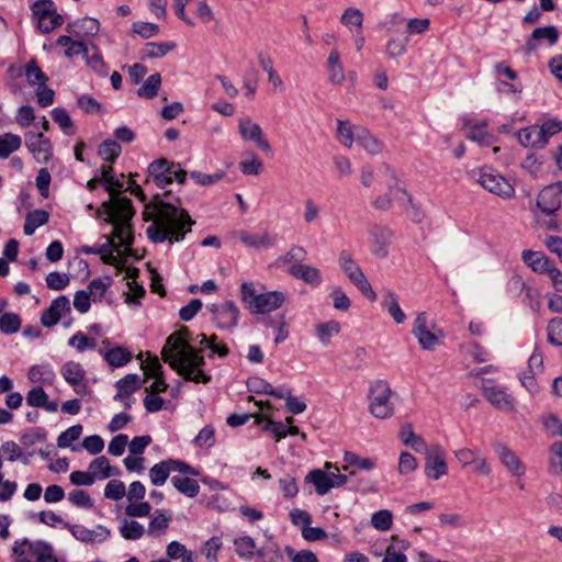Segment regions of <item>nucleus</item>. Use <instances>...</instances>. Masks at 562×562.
Here are the masks:
<instances>
[{"instance_id":"12","label":"nucleus","mask_w":562,"mask_h":562,"mask_svg":"<svg viewBox=\"0 0 562 562\" xmlns=\"http://www.w3.org/2000/svg\"><path fill=\"white\" fill-rule=\"evenodd\" d=\"M206 308L211 312L213 321L220 329H233L237 326L239 310L233 301L222 304H210Z\"/></svg>"},{"instance_id":"13","label":"nucleus","mask_w":562,"mask_h":562,"mask_svg":"<svg viewBox=\"0 0 562 562\" xmlns=\"http://www.w3.org/2000/svg\"><path fill=\"white\" fill-rule=\"evenodd\" d=\"M481 389L484 397L497 409L513 412L515 409V400L504 386L492 384V380H483Z\"/></svg>"},{"instance_id":"5","label":"nucleus","mask_w":562,"mask_h":562,"mask_svg":"<svg viewBox=\"0 0 562 562\" xmlns=\"http://www.w3.org/2000/svg\"><path fill=\"white\" fill-rule=\"evenodd\" d=\"M14 562H58L53 547L44 541H30L27 538L15 540L12 546Z\"/></svg>"},{"instance_id":"20","label":"nucleus","mask_w":562,"mask_h":562,"mask_svg":"<svg viewBox=\"0 0 562 562\" xmlns=\"http://www.w3.org/2000/svg\"><path fill=\"white\" fill-rule=\"evenodd\" d=\"M493 447L501 463L512 473V475L520 477L525 474L526 468L524 463L512 449L501 442L495 443Z\"/></svg>"},{"instance_id":"56","label":"nucleus","mask_w":562,"mask_h":562,"mask_svg":"<svg viewBox=\"0 0 562 562\" xmlns=\"http://www.w3.org/2000/svg\"><path fill=\"white\" fill-rule=\"evenodd\" d=\"M307 251L302 246H292L283 256L279 258L280 262L292 265H303L306 259Z\"/></svg>"},{"instance_id":"27","label":"nucleus","mask_w":562,"mask_h":562,"mask_svg":"<svg viewBox=\"0 0 562 562\" xmlns=\"http://www.w3.org/2000/svg\"><path fill=\"white\" fill-rule=\"evenodd\" d=\"M521 259L537 273H546L553 265L543 252L529 249L522 251Z\"/></svg>"},{"instance_id":"59","label":"nucleus","mask_w":562,"mask_h":562,"mask_svg":"<svg viewBox=\"0 0 562 562\" xmlns=\"http://www.w3.org/2000/svg\"><path fill=\"white\" fill-rule=\"evenodd\" d=\"M68 345L76 348L79 352H83L87 349H93L97 342L93 338H89L83 333L77 331L69 338Z\"/></svg>"},{"instance_id":"24","label":"nucleus","mask_w":562,"mask_h":562,"mask_svg":"<svg viewBox=\"0 0 562 562\" xmlns=\"http://www.w3.org/2000/svg\"><path fill=\"white\" fill-rule=\"evenodd\" d=\"M559 40V31L553 25L537 27L526 42L527 50L533 52L541 41H547L549 45H554Z\"/></svg>"},{"instance_id":"34","label":"nucleus","mask_w":562,"mask_h":562,"mask_svg":"<svg viewBox=\"0 0 562 562\" xmlns=\"http://www.w3.org/2000/svg\"><path fill=\"white\" fill-rule=\"evenodd\" d=\"M117 394L114 396L115 401L130 397L139 387V378L137 374H126L115 383Z\"/></svg>"},{"instance_id":"36","label":"nucleus","mask_w":562,"mask_h":562,"mask_svg":"<svg viewBox=\"0 0 562 562\" xmlns=\"http://www.w3.org/2000/svg\"><path fill=\"white\" fill-rule=\"evenodd\" d=\"M236 554L246 561L256 557V541L250 536H241L234 539Z\"/></svg>"},{"instance_id":"58","label":"nucleus","mask_w":562,"mask_h":562,"mask_svg":"<svg viewBox=\"0 0 562 562\" xmlns=\"http://www.w3.org/2000/svg\"><path fill=\"white\" fill-rule=\"evenodd\" d=\"M548 341L553 346H562V318L551 319L547 327Z\"/></svg>"},{"instance_id":"16","label":"nucleus","mask_w":562,"mask_h":562,"mask_svg":"<svg viewBox=\"0 0 562 562\" xmlns=\"http://www.w3.org/2000/svg\"><path fill=\"white\" fill-rule=\"evenodd\" d=\"M562 186L553 183L544 187L537 198V206L546 215L554 214L561 206Z\"/></svg>"},{"instance_id":"1","label":"nucleus","mask_w":562,"mask_h":562,"mask_svg":"<svg viewBox=\"0 0 562 562\" xmlns=\"http://www.w3.org/2000/svg\"><path fill=\"white\" fill-rule=\"evenodd\" d=\"M216 335L206 337L199 334L193 339L187 327L172 333L166 340L161 351L162 360L187 381L206 384L211 375L203 370L205 366L201 350L211 347L216 341Z\"/></svg>"},{"instance_id":"44","label":"nucleus","mask_w":562,"mask_h":562,"mask_svg":"<svg viewBox=\"0 0 562 562\" xmlns=\"http://www.w3.org/2000/svg\"><path fill=\"white\" fill-rule=\"evenodd\" d=\"M467 137L485 146L491 145L493 142V136L486 131V124L483 122L469 125Z\"/></svg>"},{"instance_id":"9","label":"nucleus","mask_w":562,"mask_h":562,"mask_svg":"<svg viewBox=\"0 0 562 562\" xmlns=\"http://www.w3.org/2000/svg\"><path fill=\"white\" fill-rule=\"evenodd\" d=\"M32 13L42 33H49L64 23L52 0H38L32 5Z\"/></svg>"},{"instance_id":"28","label":"nucleus","mask_w":562,"mask_h":562,"mask_svg":"<svg viewBox=\"0 0 562 562\" xmlns=\"http://www.w3.org/2000/svg\"><path fill=\"white\" fill-rule=\"evenodd\" d=\"M381 305L396 324H403L405 322L406 315L400 306L398 296L395 292L386 290L383 293Z\"/></svg>"},{"instance_id":"40","label":"nucleus","mask_w":562,"mask_h":562,"mask_svg":"<svg viewBox=\"0 0 562 562\" xmlns=\"http://www.w3.org/2000/svg\"><path fill=\"white\" fill-rule=\"evenodd\" d=\"M340 22L350 31L355 29V32L357 34H361L363 24V13L357 8H347L340 18Z\"/></svg>"},{"instance_id":"46","label":"nucleus","mask_w":562,"mask_h":562,"mask_svg":"<svg viewBox=\"0 0 562 562\" xmlns=\"http://www.w3.org/2000/svg\"><path fill=\"white\" fill-rule=\"evenodd\" d=\"M22 139L19 135L5 133L0 136V158H8L21 147Z\"/></svg>"},{"instance_id":"61","label":"nucleus","mask_w":562,"mask_h":562,"mask_svg":"<svg viewBox=\"0 0 562 562\" xmlns=\"http://www.w3.org/2000/svg\"><path fill=\"white\" fill-rule=\"evenodd\" d=\"M68 501L77 507L90 509L93 507V501L89 493L83 490H74L68 495Z\"/></svg>"},{"instance_id":"39","label":"nucleus","mask_w":562,"mask_h":562,"mask_svg":"<svg viewBox=\"0 0 562 562\" xmlns=\"http://www.w3.org/2000/svg\"><path fill=\"white\" fill-rule=\"evenodd\" d=\"M340 328V324L337 321L319 323L315 327V335L322 345L327 346L329 345L331 337L339 334Z\"/></svg>"},{"instance_id":"52","label":"nucleus","mask_w":562,"mask_h":562,"mask_svg":"<svg viewBox=\"0 0 562 562\" xmlns=\"http://www.w3.org/2000/svg\"><path fill=\"white\" fill-rule=\"evenodd\" d=\"M21 328V318L15 313H3L0 316V331L5 335L15 334Z\"/></svg>"},{"instance_id":"63","label":"nucleus","mask_w":562,"mask_h":562,"mask_svg":"<svg viewBox=\"0 0 562 562\" xmlns=\"http://www.w3.org/2000/svg\"><path fill=\"white\" fill-rule=\"evenodd\" d=\"M126 494L125 484L119 480H111L104 488V497L112 501H120Z\"/></svg>"},{"instance_id":"55","label":"nucleus","mask_w":562,"mask_h":562,"mask_svg":"<svg viewBox=\"0 0 562 562\" xmlns=\"http://www.w3.org/2000/svg\"><path fill=\"white\" fill-rule=\"evenodd\" d=\"M344 461L348 467H355L360 470L370 471L375 467V463L372 459L361 458L355 452L346 451L344 454Z\"/></svg>"},{"instance_id":"19","label":"nucleus","mask_w":562,"mask_h":562,"mask_svg":"<svg viewBox=\"0 0 562 562\" xmlns=\"http://www.w3.org/2000/svg\"><path fill=\"white\" fill-rule=\"evenodd\" d=\"M238 131L243 139L254 142L263 151H270V144L265 139L259 124L248 117H241L238 122Z\"/></svg>"},{"instance_id":"60","label":"nucleus","mask_w":562,"mask_h":562,"mask_svg":"<svg viewBox=\"0 0 562 562\" xmlns=\"http://www.w3.org/2000/svg\"><path fill=\"white\" fill-rule=\"evenodd\" d=\"M392 513L387 509H381L374 513L371 517L372 526L380 531H386L392 526Z\"/></svg>"},{"instance_id":"48","label":"nucleus","mask_w":562,"mask_h":562,"mask_svg":"<svg viewBox=\"0 0 562 562\" xmlns=\"http://www.w3.org/2000/svg\"><path fill=\"white\" fill-rule=\"evenodd\" d=\"M122 147L121 145L113 139L103 140L98 149V155L108 162H114L116 158L121 155Z\"/></svg>"},{"instance_id":"23","label":"nucleus","mask_w":562,"mask_h":562,"mask_svg":"<svg viewBox=\"0 0 562 562\" xmlns=\"http://www.w3.org/2000/svg\"><path fill=\"white\" fill-rule=\"evenodd\" d=\"M288 273L313 288L321 285L323 282L319 269L311 265H292L289 268Z\"/></svg>"},{"instance_id":"57","label":"nucleus","mask_w":562,"mask_h":562,"mask_svg":"<svg viewBox=\"0 0 562 562\" xmlns=\"http://www.w3.org/2000/svg\"><path fill=\"white\" fill-rule=\"evenodd\" d=\"M194 445L200 448H211L215 445V430L213 426H204L193 440Z\"/></svg>"},{"instance_id":"30","label":"nucleus","mask_w":562,"mask_h":562,"mask_svg":"<svg viewBox=\"0 0 562 562\" xmlns=\"http://www.w3.org/2000/svg\"><path fill=\"white\" fill-rule=\"evenodd\" d=\"M56 45L66 47L65 56L67 58H72L79 55L83 58L87 57L88 45L82 41L72 38L71 36L60 35L56 41Z\"/></svg>"},{"instance_id":"51","label":"nucleus","mask_w":562,"mask_h":562,"mask_svg":"<svg viewBox=\"0 0 562 562\" xmlns=\"http://www.w3.org/2000/svg\"><path fill=\"white\" fill-rule=\"evenodd\" d=\"M25 77L31 86H40L42 85V82L48 81V77L42 71V69L34 59H31L26 63Z\"/></svg>"},{"instance_id":"32","label":"nucleus","mask_w":562,"mask_h":562,"mask_svg":"<svg viewBox=\"0 0 562 562\" xmlns=\"http://www.w3.org/2000/svg\"><path fill=\"white\" fill-rule=\"evenodd\" d=\"M517 137L524 147L542 148L546 146L537 125L519 130Z\"/></svg>"},{"instance_id":"49","label":"nucleus","mask_w":562,"mask_h":562,"mask_svg":"<svg viewBox=\"0 0 562 562\" xmlns=\"http://www.w3.org/2000/svg\"><path fill=\"white\" fill-rule=\"evenodd\" d=\"M161 86V76L156 72L150 75L143 86L137 90V95L140 98L153 99L157 95Z\"/></svg>"},{"instance_id":"64","label":"nucleus","mask_w":562,"mask_h":562,"mask_svg":"<svg viewBox=\"0 0 562 562\" xmlns=\"http://www.w3.org/2000/svg\"><path fill=\"white\" fill-rule=\"evenodd\" d=\"M70 282L68 274L59 273L57 271L50 272L46 277V285L50 290L61 291Z\"/></svg>"},{"instance_id":"47","label":"nucleus","mask_w":562,"mask_h":562,"mask_svg":"<svg viewBox=\"0 0 562 562\" xmlns=\"http://www.w3.org/2000/svg\"><path fill=\"white\" fill-rule=\"evenodd\" d=\"M359 126H351L348 122L337 120V138L347 148L356 142V132Z\"/></svg>"},{"instance_id":"3","label":"nucleus","mask_w":562,"mask_h":562,"mask_svg":"<svg viewBox=\"0 0 562 562\" xmlns=\"http://www.w3.org/2000/svg\"><path fill=\"white\" fill-rule=\"evenodd\" d=\"M99 214L105 215V222L112 224L113 231L106 241L98 246H82L81 252L86 255H105L111 248L124 247L130 248L134 241L133 227L131 224L133 217V211L131 210L128 202L125 200H116L113 202H103Z\"/></svg>"},{"instance_id":"42","label":"nucleus","mask_w":562,"mask_h":562,"mask_svg":"<svg viewBox=\"0 0 562 562\" xmlns=\"http://www.w3.org/2000/svg\"><path fill=\"white\" fill-rule=\"evenodd\" d=\"M176 47L173 42L155 43L149 42L145 44L142 49L143 58H160L166 56L170 50Z\"/></svg>"},{"instance_id":"15","label":"nucleus","mask_w":562,"mask_h":562,"mask_svg":"<svg viewBox=\"0 0 562 562\" xmlns=\"http://www.w3.org/2000/svg\"><path fill=\"white\" fill-rule=\"evenodd\" d=\"M25 146L40 164L49 161L53 155L50 140L43 133L27 132L24 136Z\"/></svg>"},{"instance_id":"33","label":"nucleus","mask_w":562,"mask_h":562,"mask_svg":"<svg viewBox=\"0 0 562 562\" xmlns=\"http://www.w3.org/2000/svg\"><path fill=\"white\" fill-rule=\"evenodd\" d=\"M356 142L370 155L380 154L383 144L366 128H357Z\"/></svg>"},{"instance_id":"14","label":"nucleus","mask_w":562,"mask_h":562,"mask_svg":"<svg viewBox=\"0 0 562 562\" xmlns=\"http://www.w3.org/2000/svg\"><path fill=\"white\" fill-rule=\"evenodd\" d=\"M64 528L78 541L87 544L102 543L111 536L110 529L102 525H97L93 529H89L82 525L64 522Z\"/></svg>"},{"instance_id":"31","label":"nucleus","mask_w":562,"mask_h":562,"mask_svg":"<svg viewBox=\"0 0 562 562\" xmlns=\"http://www.w3.org/2000/svg\"><path fill=\"white\" fill-rule=\"evenodd\" d=\"M326 69L328 79L334 85H341L345 81V71L340 63V55L337 49H333L327 58Z\"/></svg>"},{"instance_id":"17","label":"nucleus","mask_w":562,"mask_h":562,"mask_svg":"<svg viewBox=\"0 0 562 562\" xmlns=\"http://www.w3.org/2000/svg\"><path fill=\"white\" fill-rule=\"evenodd\" d=\"M448 472L445 459V450L439 446H432L426 454L425 474L432 480H439Z\"/></svg>"},{"instance_id":"45","label":"nucleus","mask_w":562,"mask_h":562,"mask_svg":"<svg viewBox=\"0 0 562 562\" xmlns=\"http://www.w3.org/2000/svg\"><path fill=\"white\" fill-rule=\"evenodd\" d=\"M170 518L162 510H156L148 524V535L160 537L167 530Z\"/></svg>"},{"instance_id":"6","label":"nucleus","mask_w":562,"mask_h":562,"mask_svg":"<svg viewBox=\"0 0 562 562\" xmlns=\"http://www.w3.org/2000/svg\"><path fill=\"white\" fill-rule=\"evenodd\" d=\"M393 395L394 392L386 381H373L368 392V408L371 415L379 419L392 417L395 412L394 403L392 402Z\"/></svg>"},{"instance_id":"25","label":"nucleus","mask_w":562,"mask_h":562,"mask_svg":"<svg viewBox=\"0 0 562 562\" xmlns=\"http://www.w3.org/2000/svg\"><path fill=\"white\" fill-rule=\"evenodd\" d=\"M26 404L32 407L43 408L48 413H56L58 409L57 401H49L42 386H34L27 392Z\"/></svg>"},{"instance_id":"2","label":"nucleus","mask_w":562,"mask_h":562,"mask_svg":"<svg viewBox=\"0 0 562 562\" xmlns=\"http://www.w3.org/2000/svg\"><path fill=\"white\" fill-rule=\"evenodd\" d=\"M144 221L151 222L146 228L147 237L155 244L169 241L170 245L184 239L194 221L181 207L162 200H156L143 213Z\"/></svg>"},{"instance_id":"50","label":"nucleus","mask_w":562,"mask_h":562,"mask_svg":"<svg viewBox=\"0 0 562 562\" xmlns=\"http://www.w3.org/2000/svg\"><path fill=\"white\" fill-rule=\"evenodd\" d=\"M121 536L126 540H138L145 533V528L136 520H124L120 527Z\"/></svg>"},{"instance_id":"7","label":"nucleus","mask_w":562,"mask_h":562,"mask_svg":"<svg viewBox=\"0 0 562 562\" xmlns=\"http://www.w3.org/2000/svg\"><path fill=\"white\" fill-rule=\"evenodd\" d=\"M148 173L159 188H165L172 183V181L183 184L188 176L187 171L179 164L166 158H159L150 162Z\"/></svg>"},{"instance_id":"8","label":"nucleus","mask_w":562,"mask_h":562,"mask_svg":"<svg viewBox=\"0 0 562 562\" xmlns=\"http://www.w3.org/2000/svg\"><path fill=\"white\" fill-rule=\"evenodd\" d=\"M338 263L342 272L349 281L357 286V289L371 302L376 300V294L373 291L370 282L362 272L359 265L352 259V256L347 250L340 251L338 256Z\"/></svg>"},{"instance_id":"37","label":"nucleus","mask_w":562,"mask_h":562,"mask_svg":"<svg viewBox=\"0 0 562 562\" xmlns=\"http://www.w3.org/2000/svg\"><path fill=\"white\" fill-rule=\"evenodd\" d=\"M49 220V213L45 210H34L27 213L24 223V234L31 236L42 225H45Z\"/></svg>"},{"instance_id":"11","label":"nucleus","mask_w":562,"mask_h":562,"mask_svg":"<svg viewBox=\"0 0 562 562\" xmlns=\"http://www.w3.org/2000/svg\"><path fill=\"white\" fill-rule=\"evenodd\" d=\"M60 374L76 394L83 396L90 392L87 372L81 363L72 360L65 362L60 368Z\"/></svg>"},{"instance_id":"29","label":"nucleus","mask_w":562,"mask_h":562,"mask_svg":"<svg viewBox=\"0 0 562 562\" xmlns=\"http://www.w3.org/2000/svg\"><path fill=\"white\" fill-rule=\"evenodd\" d=\"M99 352L112 368L123 367L132 360V352L121 346L108 350L100 349Z\"/></svg>"},{"instance_id":"4","label":"nucleus","mask_w":562,"mask_h":562,"mask_svg":"<svg viewBox=\"0 0 562 562\" xmlns=\"http://www.w3.org/2000/svg\"><path fill=\"white\" fill-rule=\"evenodd\" d=\"M240 299L252 314H266L278 310L285 301L281 291L258 293L254 283L244 282L240 286Z\"/></svg>"},{"instance_id":"53","label":"nucleus","mask_w":562,"mask_h":562,"mask_svg":"<svg viewBox=\"0 0 562 562\" xmlns=\"http://www.w3.org/2000/svg\"><path fill=\"white\" fill-rule=\"evenodd\" d=\"M92 49L94 53L91 56L87 54V57H85L86 63L97 75L105 77L108 75V66L104 63L99 48L95 45H92Z\"/></svg>"},{"instance_id":"22","label":"nucleus","mask_w":562,"mask_h":562,"mask_svg":"<svg viewBox=\"0 0 562 562\" xmlns=\"http://www.w3.org/2000/svg\"><path fill=\"white\" fill-rule=\"evenodd\" d=\"M66 31L75 37H92L99 33L100 23L94 18L85 16L69 22L66 26Z\"/></svg>"},{"instance_id":"10","label":"nucleus","mask_w":562,"mask_h":562,"mask_svg":"<svg viewBox=\"0 0 562 562\" xmlns=\"http://www.w3.org/2000/svg\"><path fill=\"white\" fill-rule=\"evenodd\" d=\"M475 176L476 182L493 194L510 198L515 193V189L509 181L492 168H482Z\"/></svg>"},{"instance_id":"41","label":"nucleus","mask_w":562,"mask_h":562,"mask_svg":"<svg viewBox=\"0 0 562 562\" xmlns=\"http://www.w3.org/2000/svg\"><path fill=\"white\" fill-rule=\"evenodd\" d=\"M171 483L181 494L188 497H195L200 492L199 483L187 476L173 475Z\"/></svg>"},{"instance_id":"54","label":"nucleus","mask_w":562,"mask_h":562,"mask_svg":"<svg viewBox=\"0 0 562 562\" xmlns=\"http://www.w3.org/2000/svg\"><path fill=\"white\" fill-rule=\"evenodd\" d=\"M82 426L80 424L74 425L63 431L57 438V446L59 448H68L70 445L78 440L82 434Z\"/></svg>"},{"instance_id":"21","label":"nucleus","mask_w":562,"mask_h":562,"mask_svg":"<svg viewBox=\"0 0 562 562\" xmlns=\"http://www.w3.org/2000/svg\"><path fill=\"white\" fill-rule=\"evenodd\" d=\"M371 251L379 258H385L389 254L393 232L384 226H374L370 229Z\"/></svg>"},{"instance_id":"26","label":"nucleus","mask_w":562,"mask_h":562,"mask_svg":"<svg viewBox=\"0 0 562 562\" xmlns=\"http://www.w3.org/2000/svg\"><path fill=\"white\" fill-rule=\"evenodd\" d=\"M238 236L245 246L255 249L270 248L276 245V236H271L268 233L251 234L246 231H240Z\"/></svg>"},{"instance_id":"43","label":"nucleus","mask_w":562,"mask_h":562,"mask_svg":"<svg viewBox=\"0 0 562 562\" xmlns=\"http://www.w3.org/2000/svg\"><path fill=\"white\" fill-rule=\"evenodd\" d=\"M166 554L170 560H180V562H194V554L179 541H171L166 548Z\"/></svg>"},{"instance_id":"38","label":"nucleus","mask_w":562,"mask_h":562,"mask_svg":"<svg viewBox=\"0 0 562 562\" xmlns=\"http://www.w3.org/2000/svg\"><path fill=\"white\" fill-rule=\"evenodd\" d=\"M400 438L405 446H409L417 452L426 450V443L424 439L414 432L411 424H405L401 427Z\"/></svg>"},{"instance_id":"35","label":"nucleus","mask_w":562,"mask_h":562,"mask_svg":"<svg viewBox=\"0 0 562 562\" xmlns=\"http://www.w3.org/2000/svg\"><path fill=\"white\" fill-rule=\"evenodd\" d=\"M305 482L313 484L318 495H325L333 488L329 473L319 469L310 471L305 476Z\"/></svg>"},{"instance_id":"62","label":"nucleus","mask_w":562,"mask_h":562,"mask_svg":"<svg viewBox=\"0 0 562 562\" xmlns=\"http://www.w3.org/2000/svg\"><path fill=\"white\" fill-rule=\"evenodd\" d=\"M168 477V469L165 465L164 461L154 464L149 469V479L153 485L161 486L166 483Z\"/></svg>"},{"instance_id":"18","label":"nucleus","mask_w":562,"mask_h":562,"mask_svg":"<svg viewBox=\"0 0 562 562\" xmlns=\"http://www.w3.org/2000/svg\"><path fill=\"white\" fill-rule=\"evenodd\" d=\"M70 312L71 308L69 299L65 295H60L53 300L49 307L43 312L41 316V323L45 327H53L64 316L69 315Z\"/></svg>"}]
</instances>
